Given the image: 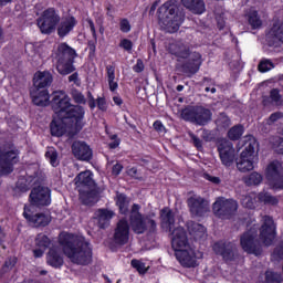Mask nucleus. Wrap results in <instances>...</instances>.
<instances>
[{"mask_svg":"<svg viewBox=\"0 0 283 283\" xmlns=\"http://www.w3.org/2000/svg\"><path fill=\"white\" fill-rule=\"evenodd\" d=\"M258 226L250 227L241 234L240 244L243 251L253 255H262V244L271 247L275 240V222L270 216L262 218L260 234L258 240Z\"/></svg>","mask_w":283,"mask_h":283,"instance_id":"1","label":"nucleus"},{"mask_svg":"<svg viewBox=\"0 0 283 283\" xmlns=\"http://www.w3.org/2000/svg\"><path fill=\"white\" fill-rule=\"evenodd\" d=\"M63 252L73 264L85 266L92 262V248L83 237H75L70 240V234H66L64 240H61Z\"/></svg>","mask_w":283,"mask_h":283,"instance_id":"2","label":"nucleus"},{"mask_svg":"<svg viewBox=\"0 0 283 283\" xmlns=\"http://www.w3.org/2000/svg\"><path fill=\"white\" fill-rule=\"evenodd\" d=\"M159 25L163 30L174 34L180 30L185 21V14L179 11L175 1H167L158 9Z\"/></svg>","mask_w":283,"mask_h":283,"instance_id":"3","label":"nucleus"},{"mask_svg":"<svg viewBox=\"0 0 283 283\" xmlns=\"http://www.w3.org/2000/svg\"><path fill=\"white\" fill-rule=\"evenodd\" d=\"M181 118L187 123H192V125L205 127L213 119V113L202 105H189L181 109Z\"/></svg>","mask_w":283,"mask_h":283,"instance_id":"4","label":"nucleus"},{"mask_svg":"<svg viewBox=\"0 0 283 283\" xmlns=\"http://www.w3.org/2000/svg\"><path fill=\"white\" fill-rule=\"evenodd\" d=\"M130 229L137 235L145 233L148 231L149 233H155L157 229L156 220L151 217H143L140 213V206L134 203L130 210Z\"/></svg>","mask_w":283,"mask_h":283,"instance_id":"5","label":"nucleus"},{"mask_svg":"<svg viewBox=\"0 0 283 283\" xmlns=\"http://www.w3.org/2000/svg\"><path fill=\"white\" fill-rule=\"evenodd\" d=\"M17 163H19V150L14 146H7L0 149V178L10 176L14 171Z\"/></svg>","mask_w":283,"mask_h":283,"instance_id":"6","label":"nucleus"},{"mask_svg":"<svg viewBox=\"0 0 283 283\" xmlns=\"http://www.w3.org/2000/svg\"><path fill=\"white\" fill-rule=\"evenodd\" d=\"M36 23L42 34H52L61 23V14L54 8L45 9L41 17L38 18Z\"/></svg>","mask_w":283,"mask_h":283,"instance_id":"7","label":"nucleus"},{"mask_svg":"<svg viewBox=\"0 0 283 283\" xmlns=\"http://www.w3.org/2000/svg\"><path fill=\"white\" fill-rule=\"evenodd\" d=\"M212 212L221 220H230L238 212V201L219 197L212 205Z\"/></svg>","mask_w":283,"mask_h":283,"instance_id":"8","label":"nucleus"},{"mask_svg":"<svg viewBox=\"0 0 283 283\" xmlns=\"http://www.w3.org/2000/svg\"><path fill=\"white\" fill-rule=\"evenodd\" d=\"M62 123H69L70 126L73 128L71 134H78L81 129L85 126L83 119L85 118V108L81 105H74L69 108L66 114L61 117Z\"/></svg>","mask_w":283,"mask_h":283,"instance_id":"9","label":"nucleus"},{"mask_svg":"<svg viewBox=\"0 0 283 283\" xmlns=\"http://www.w3.org/2000/svg\"><path fill=\"white\" fill-rule=\"evenodd\" d=\"M52 109L57 114V117H63L70 108L73 106L72 98L63 91H57L53 93V98L51 101Z\"/></svg>","mask_w":283,"mask_h":283,"instance_id":"10","label":"nucleus"},{"mask_svg":"<svg viewBox=\"0 0 283 283\" xmlns=\"http://www.w3.org/2000/svg\"><path fill=\"white\" fill-rule=\"evenodd\" d=\"M213 251L217 255H221L224 262H233L238 258V247L229 241H219L213 244Z\"/></svg>","mask_w":283,"mask_h":283,"instance_id":"11","label":"nucleus"},{"mask_svg":"<svg viewBox=\"0 0 283 283\" xmlns=\"http://www.w3.org/2000/svg\"><path fill=\"white\" fill-rule=\"evenodd\" d=\"M29 198L33 207H48L52 202L50 188L44 186L34 187Z\"/></svg>","mask_w":283,"mask_h":283,"instance_id":"12","label":"nucleus"},{"mask_svg":"<svg viewBox=\"0 0 283 283\" xmlns=\"http://www.w3.org/2000/svg\"><path fill=\"white\" fill-rule=\"evenodd\" d=\"M187 205L192 218H202L209 213V202L202 197L193 195L188 198Z\"/></svg>","mask_w":283,"mask_h":283,"instance_id":"13","label":"nucleus"},{"mask_svg":"<svg viewBox=\"0 0 283 283\" xmlns=\"http://www.w3.org/2000/svg\"><path fill=\"white\" fill-rule=\"evenodd\" d=\"M200 65H202V55L198 52H192L188 56V61L177 64V67H180L181 72L187 76H193V74H198Z\"/></svg>","mask_w":283,"mask_h":283,"instance_id":"14","label":"nucleus"},{"mask_svg":"<svg viewBox=\"0 0 283 283\" xmlns=\"http://www.w3.org/2000/svg\"><path fill=\"white\" fill-rule=\"evenodd\" d=\"M218 151L222 165H224V167H231L235 161V148H233V143L222 140L218 145Z\"/></svg>","mask_w":283,"mask_h":283,"instance_id":"15","label":"nucleus"},{"mask_svg":"<svg viewBox=\"0 0 283 283\" xmlns=\"http://www.w3.org/2000/svg\"><path fill=\"white\" fill-rule=\"evenodd\" d=\"M175 255L178 262L185 269H196V266H198L199 264L198 256L196 255V251L193 250V248L177 250V252H175Z\"/></svg>","mask_w":283,"mask_h":283,"instance_id":"16","label":"nucleus"},{"mask_svg":"<svg viewBox=\"0 0 283 283\" xmlns=\"http://www.w3.org/2000/svg\"><path fill=\"white\" fill-rule=\"evenodd\" d=\"M265 36L270 48L283 45V21H275L269 28Z\"/></svg>","mask_w":283,"mask_h":283,"instance_id":"17","label":"nucleus"},{"mask_svg":"<svg viewBox=\"0 0 283 283\" xmlns=\"http://www.w3.org/2000/svg\"><path fill=\"white\" fill-rule=\"evenodd\" d=\"M71 149L74 158H76L77 160H84L85 163H90V160H92L93 158L92 148L85 142H74L71 146Z\"/></svg>","mask_w":283,"mask_h":283,"instance_id":"18","label":"nucleus"},{"mask_svg":"<svg viewBox=\"0 0 283 283\" xmlns=\"http://www.w3.org/2000/svg\"><path fill=\"white\" fill-rule=\"evenodd\" d=\"M171 244L175 253H177L178 251H185V249H191V245H189V238H187V231H185V228H177L172 231Z\"/></svg>","mask_w":283,"mask_h":283,"instance_id":"19","label":"nucleus"},{"mask_svg":"<svg viewBox=\"0 0 283 283\" xmlns=\"http://www.w3.org/2000/svg\"><path fill=\"white\" fill-rule=\"evenodd\" d=\"M168 52L172 54L178 61V63H182V61H187L191 55V50L189 45L182 42H172L169 44Z\"/></svg>","mask_w":283,"mask_h":283,"instance_id":"20","label":"nucleus"},{"mask_svg":"<svg viewBox=\"0 0 283 283\" xmlns=\"http://www.w3.org/2000/svg\"><path fill=\"white\" fill-rule=\"evenodd\" d=\"M115 244H127L129 242V222L126 219H122L117 222L114 232Z\"/></svg>","mask_w":283,"mask_h":283,"instance_id":"21","label":"nucleus"},{"mask_svg":"<svg viewBox=\"0 0 283 283\" xmlns=\"http://www.w3.org/2000/svg\"><path fill=\"white\" fill-rule=\"evenodd\" d=\"M53 81L54 77L49 71H38L33 76V86L35 90H48Z\"/></svg>","mask_w":283,"mask_h":283,"instance_id":"22","label":"nucleus"},{"mask_svg":"<svg viewBox=\"0 0 283 283\" xmlns=\"http://www.w3.org/2000/svg\"><path fill=\"white\" fill-rule=\"evenodd\" d=\"M23 217L33 227H48V224H50V222H51L50 216H48L45 213L32 214V212L25 207H24Z\"/></svg>","mask_w":283,"mask_h":283,"instance_id":"23","label":"nucleus"},{"mask_svg":"<svg viewBox=\"0 0 283 283\" xmlns=\"http://www.w3.org/2000/svg\"><path fill=\"white\" fill-rule=\"evenodd\" d=\"M57 63H74L76 51L66 43H61L57 46Z\"/></svg>","mask_w":283,"mask_h":283,"instance_id":"24","label":"nucleus"},{"mask_svg":"<svg viewBox=\"0 0 283 283\" xmlns=\"http://www.w3.org/2000/svg\"><path fill=\"white\" fill-rule=\"evenodd\" d=\"M60 24L57 25V35L63 39L71 33L76 27V18L74 15H66L60 20Z\"/></svg>","mask_w":283,"mask_h":283,"instance_id":"25","label":"nucleus"},{"mask_svg":"<svg viewBox=\"0 0 283 283\" xmlns=\"http://www.w3.org/2000/svg\"><path fill=\"white\" fill-rule=\"evenodd\" d=\"M31 98L38 107H48V105H50V93L48 92V88L32 90Z\"/></svg>","mask_w":283,"mask_h":283,"instance_id":"26","label":"nucleus"},{"mask_svg":"<svg viewBox=\"0 0 283 283\" xmlns=\"http://www.w3.org/2000/svg\"><path fill=\"white\" fill-rule=\"evenodd\" d=\"M72 132H74V128L72 126H70L69 123H64L63 118H59L57 120H53L51 123V134L52 136H57L61 137L63 136V134H70V136H74V134H72Z\"/></svg>","mask_w":283,"mask_h":283,"instance_id":"27","label":"nucleus"},{"mask_svg":"<svg viewBox=\"0 0 283 283\" xmlns=\"http://www.w3.org/2000/svg\"><path fill=\"white\" fill-rule=\"evenodd\" d=\"M75 185L76 187H81V189L96 188V182H94V179L92 178V171L90 170L80 172L75 177Z\"/></svg>","mask_w":283,"mask_h":283,"instance_id":"28","label":"nucleus"},{"mask_svg":"<svg viewBox=\"0 0 283 283\" xmlns=\"http://www.w3.org/2000/svg\"><path fill=\"white\" fill-rule=\"evenodd\" d=\"M254 156L248 155V153H241L240 158L237 159V169L241 174H247V171H253L255 166L253 165Z\"/></svg>","mask_w":283,"mask_h":283,"instance_id":"29","label":"nucleus"},{"mask_svg":"<svg viewBox=\"0 0 283 283\" xmlns=\"http://www.w3.org/2000/svg\"><path fill=\"white\" fill-rule=\"evenodd\" d=\"M80 199L83 205L92 207V205H96L98 201V192L96 191V188H81Z\"/></svg>","mask_w":283,"mask_h":283,"instance_id":"30","label":"nucleus"},{"mask_svg":"<svg viewBox=\"0 0 283 283\" xmlns=\"http://www.w3.org/2000/svg\"><path fill=\"white\" fill-rule=\"evenodd\" d=\"M46 264L53 266V269H60L63 266V255H61V249L51 248L46 254Z\"/></svg>","mask_w":283,"mask_h":283,"instance_id":"31","label":"nucleus"},{"mask_svg":"<svg viewBox=\"0 0 283 283\" xmlns=\"http://www.w3.org/2000/svg\"><path fill=\"white\" fill-rule=\"evenodd\" d=\"M95 218L97 219L99 229H107V227H109V220L114 218V211L108 209H98L95 212Z\"/></svg>","mask_w":283,"mask_h":283,"instance_id":"32","label":"nucleus"},{"mask_svg":"<svg viewBox=\"0 0 283 283\" xmlns=\"http://www.w3.org/2000/svg\"><path fill=\"white\" fill-rule=\"evenodd\" d=\"M189 234L193 238V240H202L207 238V228L205 226L189 221L187 223Z\"/></svg>","mask_w":283,"mask_h":283,"instance_id":"33","label":"nucleus"},{"mask_svg":"<svg viewBox=\"0 0 283 283\" xmlns=\"http://www.w3.org/2000/svg\"><path fill=\"white\" fill-rule=\"evenodd\" d=\"M176 224V217L174 214V211L169 208H164L161 210V227L166 229V231H170L174 229V226Z\"/></svg>","mask_w":283,"mask_h":283,"instance_id":"34","label":"nucleus"},{"mask_svg":"<svg viewBox=\"0 0 283 283\" xmlns=\"http://www.w3.org/2000/svg\"><path fill=\"white\" fill-rule=\"evenodd\" d=\"M283 175L282 172V164L279 161L271 163L265 171V178L269 180L270 185Z\"/></svg>","mask_w":283,"mask_h":283,"instance_id":"35","label":"nucleus"},{"mask_svg":"<svg viewBox=\"0 0 283 283\" xmlns=\"http://www.w3.org/2000/svg\"><path fill=\"white\" fill-rule=\"evenodd\" d=\"M181 3L193 14H202L206 10L203 0H181Z\"/></svg>","mask_w":283,"mask_h":283,"instance_id":"36","label":"nucleus"},{"mask_svg":"<svg viewBox=\"0 0 283 283\" xmlns=\"http://www.w3.org/2000/svg\"><path fill=\"white\" fill-rule=\"evenodd\" d=\"M263 105H276V107H280L283 104L282 94H280V90L272 88L270 91V96H263L262 101Z\"/></svg>","mask_w":283,"mask_h":283,"instance_id":"37","label":"nucleus"},{"mask_svg":"<svg viewBox=\"0 0 283 283\" xmlns=\"http://www.w3.org/2000/svg\"><path fill=\"white\" fill-rule=\"evenodd\" d=\"M263 180L262 175H260L259 172L254 171L248 176H244L242 178V181L244 182V185H247V187H258V185H261Z\"/></svg>","mask_w":283,"mask_h":283,"instance_id":"38","label":"nucleus"},{"mask_svg":"<svg viewBox=\"0 0 283 283\" xmlns=\"http://www.w3.org/2000/svg\"><path fill=\"white\" fill-rule=\"evenodd\" d=\"M245 148L242 154L247 153L249 156H253L255 154V149H258V140L255 137L249 135L244 140Z\"/></svg>","mask_w":283,"mask_h":283,"instance_id":"39","label":"nucleus"},{"mask_svg":"<svg viewBox=\"0 0 283 283\" xmlns=\"http://www.w3.org/2000/svg\"><path fill=\"white\" fill-rule=\"evenodd\" d=\"M56 70L62 76H67V74H72L76 67H74V63L72 62H56Z\"/></svg>","mask_w":283,"mask_h":283,"instance_id":"40","label":"nucleus"},{"mask_svg":"<svg viewBox=\"0 0 283 283\" xmlns=\"http://www.w3.org/2000/svg\"><path fill=\"white\" fill-rule=\"evenodd\" d=\"M116 205L120 213H127V211H129V200L124 193L117 192Z\"/></svg>","mask_w":283,"mask_h":283,"instance_id":"41","label":"nucleus"},{"mask_svg":"<svg viewBox=\"0 0 283 283\" xmlns=\"http://www.w3.org/2000/svg\"><path fill=\"white\" fill-rule=\"evenodd\" d=\"M258 199L260 200V202H264V205H272V207H275L280 202V199H277V197L272 196L269 192H260Z\"/></svg>","mask_w":283,"mask_h":283,"instance_id":"42","label":"nucleus"},{"mask_svg":"<svg viewBox=\"0 0 283 283\" xmlns=\"http://www.w3.org/2000/svg\"><path fill=\"white\" fill-rule=\"evenodd\" d=\"M248 21L252 30H260V28H262V20L260 19L258 11L250 12L248 15Z\"/></svg>","mask_w":283,"mask_h":283,"instance_id":"43","label":"nucleus"},{"mask_svg":"<svg viewBox=\"0 0 283 283\" xmlns=\"http://www.w3.org/2000/svg\"><path fill=\"white\" fill-rule=\"evenodd\" d=\"M242 134H244V127H242V125H235L229 129L228 138H230V140H240Z\"/></svg>","mask_w":283,"mask_h":283,"instance_id":"44","label":"nucleus"},{"mask_svg":"<svg viewBox=\"0 0 283 283\" xmlns=\"http://www.w3.org/2000/svg\"><path fill=\"white\" fill-rule=\"evenodd\" d=\"M216 125L219 129H228V127H231V118L227 114L221 113L216 120Z\"/></svg>","mask_w":283,"mask_h":283,"instance_id":"45","label":"nucleus"},{"mask_svg":"<svg viewBox=\"0 0 283 283\" xmlns=\"http://www.w3.org/2000/svg\"><path fill=\"white\" fill-rule=\"evenodd\" d=\"M70 94H71L74 103H76L77 105H85V103H87L85 95H83V93H81V91H78L76 88H72Z\"/></svg>","mask_w":283,"mask_h":283,"instance_id":"46","label":"nucleus"},{"mask_svg":"<svg viewBox=\"0 0 283 283\" xmlns=\"http://www.w3.org/2000/svg\"><path fill=\"white\" fill-rule=\"evenodd\" d=\"M35 245H38L39 249H48V247H50V238L43 233H39L35 238Z\"/></svg>","mask_w":283,"mask_h":283,"instance_id":"47","label":"nucleus"},{"mask_svg":"<svg viewBox=\"0 0 283 283\" xmlns=\"http://www.w3.org/2000/svg\"><path fill=\"white\" fill-rule=\"evenodd\" d=\"M265 283H282V274L266 271Z\"/></svg>","mask_w":283,"mask_h":283,"instance_id":"48","label":"nucleus"},{"mask_svg":"<svg viewBox=\"0 0 283 283\" xmlns=\"http://www.w3.org/2000/svg\"><path fill=\"white\" fill-rule=\"evenodd\" d=\"M273 67H275V64H273V62H271V60H262L259 65H258V70L259 72H271V70H273Z\"/></svg>","mask_w":283,"mask_h":283,"instance_id":"49","label":"nucleus"},{"mask_svg":"<svg viewBox=\"0 0 283 283\" xmlns=\"http://www.w3.org/2000/svg\"><path fill=\"white\" fill-rule=\"evenodd\" d=\"M46 158H49L50 164L52 167H57L59 166V154L56 150L51 149L45 153Z\"/></svg>","mask_w":283,"mask_h":283,"instance_id":"50","label":"nucleus"},{"mask_svg":"<svg viewBox=\"0 0 283 283\" xmlns=\"http://www.w3.org/2000/svg\"><path fill=\"white\" fill-rule=\"evenodd\" d=\"M130 264L133 269H136V271H138V273H147V268L145 266V263L140 262L139 260L134 259L132 260Z\"/></svg>","mask_w":283,"mask_h":283,"instance_id":"51","label":"nucleus"},{"mask_svg":"<svg viewBox=\"0 0 283 283\" xmlns=\"http://www.w3.org/2000/svg\"><path fill=\"white\" fill-rule=\"evenodd\" d=\"M119 30H120V32H124V33L130 32L132 24L129 23V20H127L125 18L122 19L119 21Z\"/></svg>","mask_w":283,"mask_h":283,"instance_id":"52","label":"nucleus"},{"mask_svg":"<svg viewBox=\"0 0 283 283\" xmlns=\"http://www.w3.org/2000/svg\"><path fill=\"white\" fill-rule=\"evenodd\" d=\"M17 264V258L10 256L9 259L6 260L3 264V271H10L14 269V265Z\"/></svg>","mask_w":283,"mask_h":283,"instance_id":"53","label":"nucleus"},{"mask_svg":"<svg viewBox=\"0 0 283 283\" xmlns=\"http://www.w3.org/2000/svg\"><path fill=\"white\" fill-rule=\"evenodd\" d=\"M242 205L247 209H255V202L253 201V198L251 196H245L242 199Z\"/></svg>","mask_w":283,"mask_h":283,"instance_id":"54","label":"nucleus"},{"mask_svg":"<svg viewBox=\"0 0 283 283\" xmlns=\"http://www.w3.org/2000/svg\"><path fill=\"white\" fill-rule=\"evenodd\" d=\"M119 48H123V50H126V52H132L134 43L128 39H123L119 43Z\"/></svg>","mask_w":283,"mask_h":283,"instance_id":"55","label":"nucleus"},{"mask_svg":"<svg viewBox=\"0 0 283 283\" xmlns=\"http://www.w3.org/2000/svg\"><path fill=\"white\" fill-rule=\"evenodd\" d=\"M280 118H283L282 112H276L270 115L268 119V125H273V123H276V120H280Z\"/></svg>","mask_w":283,"mask_h":283,"instance_id":"56","label":"nucleus"},{"mask_svg":"<svg viewBox=\"0 0 283 283\" xmlns=\"http://www.w3.org/2000/svg\"><path fill=\"white\" fill-rule=\"evenodd\" d=\"M189 137L191 138L195 147H197V149H202V140L200 138H198V136H196L193 133H189Z\"/></svg>","mask_w":283,"mask_h":283,"instance_id":"57","label":"nucleus"},{"mask_svg":"<svg viewBox=\"0 0 283 283\" xmlns=\"http://www.w3.org/2000/svg\"><path fill=\"white\" fill-rule=\"evenodd\" d=\"M201 138L206 140V143H211V140H213V134H211V130L203 128Z\"/></svg>","mask_w":283,"mask_h":283,"instance_id":"58","label":"nucleus"},{"mask_svg":"<svg viewBox=\"0 0 283 283\" xmlns=\"http://www.w3.org/2000/svg\"><path fill=\"white\" fill-rule=\"evenodd\" d=\"M107 80L116 78V67L113 65L106 66Z\"/></svg>","mask_w":283,"mask_h":283,"instance_id":"59","label":"nucleus"},{"mask_svg":"<svg viewBox=\"0 0 283 283\" xmlns=\"http://www.w3.org/2000/svg\"><path fill=\"white\" fill-rule=\"evenodd\" d=\"M270 185H272V187L274 189H283V175H281L279 178H276Z\"/></svg>","mask_w":283,"mask_h":283,"instance_id":"60","label":"nucleus"},{"mask_svg":"<svg viewBox=\"0 0 283 283\" xmlns=\"http://www.w3.org/2000/svg\"><path fill=\"white\" fill-rule=\"evenodd\" d=\"M205 178H206V180H209L210 182H212V185H220V182H221L219 177H213L209 174H206Z\"/></svg>","mask_w":283,"mask_h":283,"instance_id":"61","label":"nucleus"},{"mask_svg":"<svg viewBox=\"0 0 283 283\" xmlns=\"http://www.w3.org/2000/svg\"><path fill=\"white\" fill-rule=\"evenodd\" d=\"M134 72L140 73L143 70H145V64L143 63V60H137L136 65L133 67Z\"/></svg>","mask_w":283,"mask_h":283,"instance_id":"62","label":"nucleus"},{"mask_svg":"<svg viewBox=\"0 0 283 283\" xmlns=\"http://www.w3.org/2000/svg\"><path fill=\"white\" fill-rule=\"evenodd\" d=\"M123 171V165L115 164L112 169L113 176H118Z\"/></svg>","mask_w":283,"mask_h":283,"instance_id":"63","label":"nucleus"},{"mask_svg":"<svg viewBox=\"0 0 283 283\" xmlns=\"http://www.w3.org/2000/svg\"><path fill=\"white\" fill-rule=\"evenodd\" d=\"M70 83H75L76 85H81V81H78V73L75 72L72 75L69 76Z\"/></svg>","mask_w":283,"mask_h":283,"instance_id":"64","label":"nucleus"}]
</instances>
